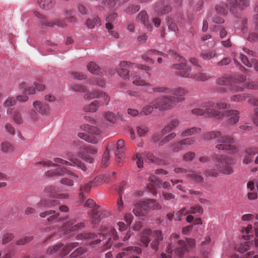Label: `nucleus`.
Wrapping results in <instances>:
<instances>
[{
  "label": "nucleus",
  "instance_id": "45",
  "mask_svg": "<svg viewBox=\"0 0 258 258\" xmlns=\"http://www.w3.org/2000/svg\"><path fill=\"white\" fill-rule=\"evenodd\" d=\"M117 190L119 196L117 201V209L119 212H121L123 209V202L122 200V192L123 189L122 187L120 186Z\"/></svg>",
  "mask_w": 258,
  "mask_h": 258
},
{
  "label": "nucleus",
  "instance_id": "27",
  "mask_svg": "<svg viewBox=\"0 0 258 258\" xmlns=\"http://www.w3.org/2000/svg\"><path fill=\"white\" fill-rule=\"evenodd\" d=\"M132 83L137 86H150V84L145 80L141 78V76L137 74V73H133L131 74Z\"/></svg>",
  "mask_w": 258,
  "mask_h": 258
},
{
  "label": "nucleus",
  "instance_id": "34",
  "mask_svg": "<svg viewBox=\"0 0 258 258\" xmlns=\"http://www.w3.org/2000/svg\"><path fill=\"white\" fill-rule=\"evenodd\" d=\"M201 131V128L198 127H191L186 128L180 134L181 137H185L199 133Z\"/></svg>",
  "mask_w": 258,
  "mask_h": 258
},
{
  "label": "nucleus",
  "instance_id": "64",
  "mask_svg": "<svg viewBox=\"0 0 258 258\" xmlns=\"http://www.w3.org/2000/svg\"><path fill=\"white\" fill-rule=\"evenodd\" d=\"M16 99L14 97H9L5 101L4 104L7 107H11L16 103Z\"/></svg>",
  "mask_w": 258,
  "mask_h": 258
},
{
  "label": "nucleus",
  "instance_id": "12",
  "mask_svg": "<svg viewBox=\"0 0 258 258\" xmlns=\"http://www.w3.org/2000/svg\"><path fill=\"white\" fill-rule=\"evenodd\" d=\"M168 154L162 153L158 155V157H156L154 154L149 152H145L142 154L137 153L133 157L134 160L137 161H155V160H161L168 157Z\"/></svg>",
  "mask_w": 258,
  "mask_h": 258
},
{
  "label": "nucleus",
  "instance_id": "11",
  "mask_svg": "<svg viewBox=\"0 0 258 258\" xmlns=\"http://www.w3.org/2000/svg\"><path fill=\"white\" fill-rule=\"evenodd\" d=\"M43 166L48 169L46 171V175L48 176L54 175H61L68 171L63 165H58L53 162H42Z\"/></svg>",
  "mask_w": 258,
  "mask_h": 258
},
{
  "label": "nucleus",
  "instance_id": "39",
  "mask_svg": "<svg viewBox=\"0 0 258 258\" xmlns=\"http://www.w3.org/2000/svg\"><path fill=\"white\" fill-rule=\"evenodd\" d=\"M15 147L10 143L5 142L1 144V156L3 155V153H9L15 150Z\"/></svg>",
  "mask_w": 258,
  "mask_h": 258
},
{
  "label": "nucleus",
  "instance_id": "57",
  "mask_svg": "<svg viewBox=\"0 0 258 258\" xmlns=\"http://www.w3.org/2000/svg\"><path fill=\"white\" fill-rule=\"evenodd\" d=\"M148 127L144 125H140L137 127V132L139 137L144 136L148 132Z\"/></svg>",
  "mask_w": 258,
  "mask_h": 258
},
{
  "label": "nucleus",
  "instance_id": "49",
  "mask_svg": "<svg viewBox=\"0 0 258 258\" xmlns=\"http://www.w3.org/2000/svg\"><path fill=\"white\" fill-rule=\"evenodd\" d=\"M14 237L15 235L13 233L7 232L4 234L2 239V244H6L11 241Z\"/></svg>",
  "mask_w": 258,
  "mask_h": 258
},
{
  "label": "nucleus",
  "instance_id": "14",
  "mask_svg": "<svg viewBox=\"0 0 258 258\" xmlns=\"http://www.w3.org/2000/svg\"><path fill=\"white\" fill-rule=\"evenodd\" d=\"M97 153V150L91 146L86 147L83 148H80L77 153V156L80 159L85 161H92L94 160L93 156Z\"/></svg>",
  "mask_w": 258,
  "mask_h": 258
},
{
  "label": "nucleus",
  "instance_id": "43",
  "mask_svg": "<svg viewBox=\"0 0 258 258\" xmlns=\"http://www.w3.org/2000/svg\"><path fill=\"white\" fill-rule=\"evenodd\" d=\"M111 176L109 175L102 174L96 176L95 178L94 181L95 183L101 184L104 182H108Z\"/></svg>",
  "mask_w": 258,
  "mask_h": 258
},
{
  "label": "nucleus",
  "instance_id": "36",
  "mask_svg": "<svg viewBox=\"0 0 258 258\" xmlns=\"http://www.w3.org/2000/svg\"><path fill=\"white\" fill-rule=\"evenodd\" d=\"M7 114H12L13 119L16 123L21 124L23 123V119L20 112L17 110H14L12 112L11 109H8L7 110Z\"/></svg>",
  "mask_w": 258,
  "mask_h": 258
},
{
  "label": "nucleus",
  "instance_id": "15",
  "mask_svg": "<svg viewBox=\"0 0 258 258\" xmlns=\"http://www.w3.org/2000/svg\"><path fill=\"white\" fill-rule=\"evenodd\" d=\"M196 142L195 137L186 138L174 142L171 146L173 152H178L184 149V146H191Z\"/></svg>",
  "mask_w": 258,
  "mask_h": 258
},
{
  "label": "nucleus",
  "instance_id": "1",
  "mask_svg": "<svg viewBox=\"0 0 258 258\" xmlns=\"http://www.w3.org/2000/svg\"><path fill=\"white\" fill-rule=\"evenodd\" d=\"M170 53L175 55V59L178 63L174 64L172 68L174 70L175 73L180 77L187 78H191L194 80L198 81H205L211 77L210 74L200 72L199 71L200 68H196V70L190 69L186 63V60L176 54L173 51H170Z\"/></svg>",
  "mask_w": 258,
  "mask_h": 258
},
{
  "label": "nucleus",
  "instance_id": "53",
  "mask_svg": "<svg viewBox=\"0 0 258 258\" xmlns=\"http://www.w3.org/2000/svg\"><path fill=\"white\" fill-rule=\"evenodd\" d=\"M217 54L215 50H212L211 51L201 53L200 55L204 60H209L215 57Z\"/></svg>",
  "mask_w": 258,
  "mask_h": 258
},
{
  "label": "nucleus",
  "instance_id": "9",
  "mask_svg": "<svg viewBox=\"0 0 258 258\" xmlns=\"http://www.w3.org/2000/svg\"><path fill=\"white\" fill-rule=\"evenodd\" d=\"M81 128L83 131L87 132L88 134L79 133L78 136L80 139L92 144H96L97 143L98 139L97 137L100 133V131L98 128L84 124L81 126Z\"/></svg>",
  "mask_w": 258,
  "mask_h": 258
},
{
  "label": "nucleus",
  "instance_id": "60",
  "mask_svg": "<svg viewBox=\"0 0 258 258\" xmlns=\"http://www.w3.org/2000/svg\"><path fill=\"white\" fill-rule=\"evenodd\" d=\"M89 83L91 85H96L102 88L105 86V83L103 80L97 78L90 80Z\"/></svg>",
  "mask_w": 258,
  "mask_h": 258
},
{
  "label": "nucleus",
  "instance_id": "30",
  "mask_svg": "<svg viewBox=\"0 0 258 258\" xmlns=\"http://www.w3.org/2000/svg\"><path fill=\"white\" fill-rule=\"evenodd\" d=\"M33 106L35 109L41 114H45L48 111V106L39 101L34 102Z\"/></svg>",
  "mask_w": 258,
  "mask_h": 258
},
{
  "label": "nucleus",
  "instance_id": "13",
  "mask_svg": "<svg viewBox=\"0 0 258 258\" xmlns=\"http://www.w3.org/2000/svg\"><path fill=\"white\" fill-rule=\"evenodd\" d=\"M83 98L86 100L101 98L99 101L105 103V105L108 104L110 101L109 96L105 92L101 90H94L91 92H87L84 94Z\"/></svg>",
  "mask_w": 258,
  "mask_h": 258
},
{
  "label": "nucleus",
  "instance_id": "44",
  "mask_svg": "<svg viewBox=\"0 0 258 258\" xmlns=\"http://www.w3.org/2000/svg\"><path fill=\"white\" fill-rule=\"evenodd\" d=\"M153 92L156 93H161L166 94L171 93V89L164 86L156 87L152 89Z\"/></svg>",
  "mask_w": 258,
  "mask_h": 258
},
{
  "label": "nucleus",
  "instance_id": "33",
  "mask_svg": "<svg viewBox=\"0 0 258 258\" xmlns=\"http://www.w3.org/2000/svg\"><path fill=\"white\" fill-rule=\"evenodd\" d=\"M258 153V149L256 148H247L245 151V155L243 161H250L252 158Z\"/></svg>",
  "mask_w": 258,
  "mask_h": 258
},
{
  "label": "nucleus",
  "instance_id": "47",
  "mask_svg": "<svg viewBox=\"0 0 258 258\" xmlns=\"http://www.w3.org/2000/svg\"><path fill=\"white\" fill-rule=\"evenodd\" d=\"M114 147L113 144H110L108 145L103 155V159L104 161H107L109 160H112V158L110 156V150L113 149Z\"/></svg>",
  "mask_w": 258,
  "mask_h": 258
},
{
  "label": "nucleus",
  "instance_id": "23",
  "mask_svg": "<svg viewBox=\"0 0 258 258\" xmlns=\"http://www.w3.org/2000/svg\"><path fill=\"white\" fill-rule=\"evenodd\" d=\"M136 21L144 25L148 29L152 28L149 20L148 15L145 11H141L136 17Z\"/></svg>",
  "mask_w": 258,
  "mask_h": 258
},
{
  "label": "nucleus",
  "instance_id": "54",
  "mask_svg": "<svg viewBox=\"0 0 258 258\" xmlns=\"http://www.w3.org/2000/svg\"><path fill=\"white\" fill-rule=\"evenodd\" d=\"M248 96L245 94L233 95L230 98L232 102H242L246 100Z\"/></svg>",
  "mask_w": 258,
  "mask_h": 258
},
{
  "label": "nucleus",
  "instance_id": "35",
  "mask_svg": "<svg viewBox=\"0 0 258 258\" xmlns=\"http://www.w3.org/2000/svg\"><path fill=\"white\" fill-rule=\"evenodd\" d=\"M43 191L49 197L55 198L59 191V188L53 185H49L44 188Z\"/></svg>",
  "mask_w": 258,
  "mask_h": 258
},
{
  "label": "nucleus",
  "instance_id": "10",
  "mask_svg": "<svg viewBox=\"0 0 258 258\" xmlns=\"http://www.w3.org/2000/svg\"><path fill=\"white\" fill-rule=\"evenodd\" d=\"M79 244L77 242H71L65 245L59 243L53 246L49 247L46 250V254L51 255L56 252L58 250H60L61 254L66 255L70 252L73 248L77 247Z\"/></svg>",
  "mask_w": 258,
  "mask_h": 258
},
{
  "label": "nucleus",
  "instance_id": "28",
  "mask_svg": "<svg viewBox=\"0 0 258 258\" xmlns=\"http://www.w3.org/2000/svg\"><path fill=\"white\" fill-rule=\"evenodd\" d=\"M239 112L236 110L227 111L226 115L228 117V123L231 125L238 122L239 119Z\"/></svg>",
  "mask_w": 258,
  "mask_h": 258
},
{
  "label": "nucleus",
  "instance_id": "19",
  "mask_svg": "<svg viewBox=\"0 0 258 258\" xmlns=\"http://www.w3.org/2000/svg\"><path fill=\"white\" fill-rule=\"evenodd\" d=\"M128 0H116L115 2L114 0H103L102 5L99 7L101 10L104 9L105 10L113 8L115 6L119 7L123 5Z\"/></svg>",
  "mask_w": 258,
  "mask_h": 258
},
{
  "label": "nucleus",
  "instance_id": "56",
  "mask_svg": "<svg viewBox=\"0 0 258 258\" xmlns=\"http://www.w3.org/2000/svg\"><path fill=\"white\" fill-rule=\"evenodd\" d=\"M149 180L150 184L152 186V188L159 186L161 183V180H159V178L154 175L151 176Z\"/></svg>",
  "mask_w": 258,
  "mask_h": 258
},
{
  "label": "nucleus",
  "instance_id": "48",
  "mask_svg": "<svg viewBox=\"0 0 258 258\" xmlns=\"http://www.w3.org/2000/svg\"><path fill=\"white\" fill-rule=\"evenodd\" d=\"M95 235L92 233H82L77 234L75 238L77 240H82L84 239H94Z\"/></svg>",
  "mask_w": 258,
  "mask_h": 258
},
{
  "label": "nucleus",
  "instance_id": "40",
  "mask_svg": "<svg viewBox=\"0 0 258 258\" xmlns=\"http://www.w3.org/2000/svg\"><path fill=\"white\" fill-rule=\"evenodd\" d=\"M19 88L23 91L27 92L28 94L30 95L34 94L36 92V89L33 85L31 86H28L27 83L24 82H23L19 85Z\"/></svg>",
  "mask_w": 258,
  "mask_h": 258
},
{
  "label": "nucleus",
  "instance_id": "63",
  "mask_svg": "<svg viewBox=\"0 0 258 258\" xmlns=\"http://www.w3.org/2000/svg\"><path fill=\"white\" fill-rule=\"evenodd\" d=\"M69 165L73 166H77L78 168L84 171H86L87 169V167L84 162H69Z\"/></svg>",
  "mask_w": 258,
  "mask_h": 258
},
{
  "label": "nucleus",
  "instance_id": "58",
  "mask_svg": "<svg viewBox=\"0 0 258 258\" xmlns=\"http://www.w3.org/2000/svg\"><path fill=\"white\" fill-rule=\"evenodd\" d=\"M152 105H146L144 106L142 109L141 113L145 115H148L151 113L153 110V109L155 108L153 104L152 103Z\"/></svg>",
  "mask_w": 258,
  "mask_h": 258
},
{
  "label": "nucleus",
  "instance_id": "26",
  "mask_svg": "<svg viewBox=\"0 0 258 258\" xmlns=\"http://www.w3.org/2000/svg\"><path fill=\"white\" fill-rule=\"evenodd\" d=\"M115 155L118 159H123L124 156V142L122 140H119L116 144Z\"/></svg>",
  "mask_w": 258,
  "mask_h": 258
},
{
  "label": "nucleus",
  "instance_id": "7",
  "mask_svg": "<svg viewBox=\"0 0 258 258\" xmlns=\"http://www.w3.org/2000/svg\"><path fill=\"white\" fill-rule=\"evenodd\" d=\"M85 227L86 224L84 222H79L76 218H72L62 224L61 230L67 237L70 238Z\"/></svg>",
  "mask_w": 258,
  "mask_h": 258
},
{
  "label": "nucleus",
  "instance_id": "41",
  "mask_svg": "<svg viewBox=\"0 0 258 258\" xmlns=\"http://www.w3.org/2000/svg\"><path fill=\"white\" fill-rule=\"evenodd\" d=\"M91 217L92 219V223L94 224L98 223L102 218L101 213L95 210H92Z\"/></svg>",
  "mask_w": 258,
  "mask_h": 258
},
{
  "label": "nucleus",
  "instance_id": "52",
  "mask_svg": "<svg viewBox=\"0 0 258 258\" xmlns=\"http://www.w3.org/2000/svg\"><path fill=\"white\" fill-rule=\"evenodd\" d=\"M71 90L82 93H86L87 92V89L85 86L78 84L72 85L71 86Z\"/></svg>",
  "mask_w": 258,
  "mask_h": 258
},
{
  "label": "nucleus",
  "instance_id": "18",
  "mask_svg": "<svg viewBox=\"0 0 258 258\" xmlns=\"http://www.w3.org/2000/svg\"><path fill=\"white\" fill-rule=\"evenodd\" d=\"M153 238L154 239L150 243V247L152 250L156 252L158 250L160 242L163 240V236L162 231L160 230L153 231Z\"/></svg>",
  "mask_w": 258,
  "mask_h": 258
},
{
  "label": "nucleus",
  "instance_id": "22",
  "mask_svg": "<svg viewBox=\"0 0 258 258\" xmlns=\"http://www.w3.org/2000/svg\"><path fill=\"white\" fill-rule=\"evenodd\" d=\"M93 181L81 184L79 188V197L81 201H84L86 198V195L89 193L92 186Z\"/></svg>",
  "mask_w": 258,
  "mask_h": 258
},
{
  "label": "nucleus",
  "instance_id": "24",
  "mask_svg": "<svg viewBox=\"0 0 258 258\" xmlns=\"http://www.w3.org/2000/svg\"><path fill=\"white\" fill-rule=\"evenodd\" d=\"M171 10V8L168 5L167 1L163 0L159 2L155 7V11L159 14H165Z\"/></svg>",
  "mask_w": 258,
  "mask_h": 258
},
{
  "label": "nucleus",
  "instance_id": "16",
  "mask_svg": "<svg viewBox=\"0 0 258 258\" xmlns=\"http://www.w3.org/2000/svg\"><path fill=\"white\" fill-rule=\"evenodd\" d=\"M40 217L45 218L49 223H55L57 222L63 220L64 218L60 216V214L54 210H47L39 214Z\"/></svg>",
  "mask_w": 258,
  "mask_h": 258
},
{
  "label": "nucleus",
  "instance_id": "4",
  "mask_svg": "<svg viewBox=\"0 0 258 258\" xmlns=\"http://www.w3.org/2000/svg\"><path fill=\"white\" fill-rule=\"evenodd\" d=\"M215 102L209 101L202 104V108H197L191 110L193 114L199 115H206L207 117H214L218 119L222 118L223 113L214 109Z\"/></svg>",
  "mask_w": 258,
  "mask_h": 258
},
{
  "label": "nucleus",
  "instance_id": "6",
  "mask_svg": "<svg viewBox=\"0 0 258 258\" xmlns=\"http://www.w3.org/2000/svg\"><path fill=\"white\" fill-rule=\"evenodd\" d=\"M182 102L180 98H175L172 96H161L152 102L155 108L160 110L170 109L176 105L177 103Z\"/></svg>",
  "mask_w": 258,
  "mask_h": 258
},
{
  "label": "nucleus",
  "instance_id": "2",
  "mask_svg": "<svg viewBox=\"0 0 258 258\" xmlns=\"http://www.w3.org/2000/svg\"><path fill=\"white\" fill-rule=\"evenodd\" d=\"M205 140L217 139L218 144L215 148L219 150H227L234 154L238 151V149L234 145V139L230 136L222 135L219 131H212L207 133L203 135Z\"/></svg>",
  "mask_w": 258,
  "mask_h": 258
},
{
  "label": "nucleus",
  "instance_id": "21",
  "mask_svg": "<svg viewBox=\"0 0 258 258\" xmlns=\"http://www.w3.org/2000/svg\"><path fill=\"white\" fill-rule=\"evenodd\" d=\"M232 162H218L216 165L217 170L219 172L224 174H230L233 172Z\"/></svg>",
  "mask_w": 258,
  "mask_h": 258
},
{
  "label": "nucleus",
  "instance_id": "3",
  "mask_svg": "<svg viewBox=\"0 0 258 258\" xmlns=\"http://www.w3.org/2000/svg\"><path fill=\"white\" fill-rule=\"evenodd\" d=\"M170 238L174 242V254L178 257H182L185 252L195 246V241L194 239L186 238L185 240H180L179 239V235L175 233L171 234Z\"/></svg>",
  "mask_w": 258,
  "mask_h": 258
},
{
  "label": "nucleus",
  "instance_id": "59",
  "mask_svg": "<svg viewBox=\"0 0 258 258\" xmlns=\"http://www.w3.org/2000/svg\"><path fill=\"white\" fill-rule=\"evenodd\" d=\"M189 213V210H187L185 208H183L180 211L177 212L175 214V220L180 221L181 220V217L183 215H186Z\"/></svg>",
  "mask_w": 258,
  "mask_h": 258
},
{
  "label": "nucleus",
  "instance_id": "37",
  "mask_svg": "<svg viewBox=\"0 0 258 258\" xmlns=\"http://www.w3.org/2000/svg\"><path fill=\"white\" fill-rule=\"evenodd\" d=\"M101 24V21L98 17L88 19L86 23L87 27L90 29L94 28L96 26H100Z\"/></svg>",
  "mask_w": 258,
  "mask_h": 258
},
{
  "label": "nucleus",
  "instance_id": "8",
  "mask_svg": "<svg viewBox=\"0 0 258 258\" xmlns=\"http://www.w3.org/2000/svg\"><path fill=\"white\" fill-rule=\"evenodd\" d=\"M135 207L133 212L137 216H146L151 208L159 209L161 206L158 203H156V201L153 199L147 200L135 205Z\"/></svg>",
  "mask_w": 258,
  "mask_h": 258
},
{
  "label": "nucleus",
  "instance_id": "55",
  "mask_svg": "<svg viewBox=\"0 0 258 258\" xmlns=\"http://www.w3.org/2000/svg\"><path fill=\"white\" fill-rule=\"evenodd\" d=\"M140 6L138 5H133L126 8L124 12L128 14H134L139 11Z\"/></svg>",
  "mask_w": 258,
  "mask_h": 258
},
{
  "label": "nucleus",
  "instance_id": "51",
  "mask_svg": "<svg viewBox=\"0 0 258 258\" xmlns=\"http://www.w3.org/2000/svg\"><path fill=\"white\" fill-rule=\"evenodd\" d=\"M182 158L185 161H191L196 159V154L195 152L189 151L183 155Z\"/></svg>",
  "mask_w": 258,
  "mask_h": 258
},
{
  "label": "nucleus",
  "instance_id": "29",
  "mask_svg": "<svg viewBox=\"0 0 258 258\" xmlns=\"http://www.w3.org/2000/svg\"><path fill=\"white\" fill-rule=\"evenodd\" d=\"M188 91L183 87H176L171 89V94H173L175 98H180L182 101L184 100V96L187 93Z\"/></svg>",
  "mask_w": 258,
  "mask_h": 258
},
{
  "label": "nucleus",
  "instance_id": "32",
  "mask_svg": "<svg viewBox=\"0 0 258 258\" xmlns=\"http://www.w3.org/2000/svg\"><path fill=\"white\" fill-rule=\"evenodd\" d=\"M103 104H105V103L99 100H95L89 105L85 106L84 110L86 112H94L97 110L99 106Z\"/></svg>",
  "mask_w": 258,
  "mask_h": 258
},
{
  "label": "nucleus",
  "instance_id": "31",
  "mask_svg": "<svg viewBox=\"0 0 258 258\" xmlns=\"http://www.w3.org/2000/svg\"><path fill=\"white\" fill-rule=\"evenodd\" d=\"M180 122L177 119L172 120L167 125H166L162 130L163 135L167 134L171 132L173 129L178 127Z\"/></svg>",
  "mask_w": 258,
  "mask_h": 258
},
{
  "label": "nucleus",
  "instance_id": "61",
  "mask_svg": "<svg viewBox=\"0 0 258 258\" xmlns=\"http://www.w3.org/2000/svg\"><path fill=\"white\" fill-rule=\"evenodd\" d=\"M46 25L48 27H53L54 25H57L59 27H64L66 26V24L64 20H57L55 23L48 22L46 24Z\"/></svg>",
  "mask_w": 258,
  "mask_h": 258
},
{
  "label": "nucleus",
  "instance_id": "17",
  "mask_svg": "<svg viewBox=\"0 0 258 258\" xmlns=\"http://www.w3.org/2000/svg\"><path fill=\"white\" fill-rule=\"evenodd\" d=\"M134 63L129 61H122L119 64L120 68L118 70V75L124 80L129 79V71L127 68L133 67Z\"/></svg>",
  "mask_w": 258,
  "mask_h": 258
},
{
  "label": "nucleus",
  "instance_id": "62",
  "mask_svg": "<svg viewBox=\"0 0 258 258\" xmlns=\"http://www.w3.org/2000/svg\"><path fill=\"white\" fill-rule=\"evenodd\" d=\"M15 128L13 125L9 123H7L5 125V131L9 134L10 136H13L15 135Z\"/></svg>",
  "mask_w": 258,
  "mask_h": 258
},
{
  "label": "nucleus",
  "instance_id": "38",
  "mask_svg": "<svg viewBox=\"0 0 258 258\" xmlns=\"http://www.w3.org/2000/svg\"><path fill=\"white\" fill-rule=\"evenodd\" d=\"M87 69L93 74L98 75L101 73L100 67L95 62H90L87 65Z\"/></svg>",
  "mask_w": 258,
  "mask_h": 258
},
{
  "label": "nucleus",
  "instance_id": "42",
  "mask_svg": "<svg viewBox=\"0 0 258 258\" xmlns=\"http://www.w3.org/2000/svg\"><path fill=\"white\" fill-rule=\"evenodd\" d=\"M176 136V133L174 132L170 133V134L164 137L162 139H160V141L158 143V146L159 147L163 146L164 144L169 142L170 140L175 138Z\"/></svg>",
  "mask_w": 258,
  "mask_h": 258
},
{
  "label": "nucleus",
  "instance_id": "25",
  "mask_svg": "<svg viewBox=\"0 0 258 258\" xmlns=\"http://www.w3.org/2000/svg\"><path fill=\"white\" fill-rule=\"evenodd\" d=\"M239 55L240 60L244 65L249 68L253 66L254 70L258 72V61L256 59L252 58L250 60L247 56L242 53H240Z\"/></svg>",
  "mask_w": 258,
  "mask_h": 258
},
{
  "label": "nucleus",
  "instance_id": "50",
  "mask_svg": "<svg viewBox=\"0 0 258 258\" xmlns=\"http://www.w3.org/2000/svg\"><path fill=\"white\" fill-rule=\"evenodd\" d=\"M112 238L113 240L112 239V237H110L108 239L105 244V248L107 249L109 248L111 245L113 244V241L118 239V236L116 234V231L114 230H113L112 232Z\"/></svg>",
  "mask_w": 258,
  "mask_h": 258
},
{
  "label": "nucleus",
  "instance_id": "5",
  "mask_svg": "<svg viewBox=\"0 0 258 258\" xmlns=\"http://www.w3.org/2000/svg\"><path fill=\"white\" fill-rule=\"evenodd\" d=\"M228 4L224 3H220L216 6V11L221 14L226 15L228 13V10L233 14L235 13V9L239 7L240 9H244L249 4V0L243 1V2L238 0H228Z\"/></svg>",
  "mask_w": 258,
  "mask_h": 258
},
{
  "label": "nucleus",
  "instance_id": "46",
  "mask_svg": "<svg viewBox=\"0 0 258 258\" xmlns=\"http://www.w3.org/2000/svg\"><path fill=\"white\" fill-rule=\"evenodd\" d=\"M33 239V236H26L17 240L15 243L17 245H24L29 243Z\"/></svg>",
  "mask_w": 258,
  "mask_h": 258
},
{
  "label": "nucleus",
  "instance_id": "20",
  "mask_svg": "<svg viewBox=\"0 0 258 258\" xmlns=\"http://www.w3.org/2000/svg\"><path fill=\"white\" fill-rule=\"evenodd\" d=\"M153 231L150 229H145L141 233L140 241L143 246L147 247L151 241L150 236L153 237Z\"/></svg>",
  "mask_w": 258,
  "mask_h": 258
}]
</instances>
